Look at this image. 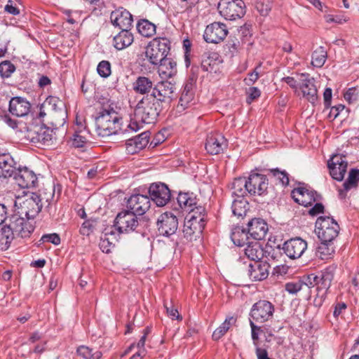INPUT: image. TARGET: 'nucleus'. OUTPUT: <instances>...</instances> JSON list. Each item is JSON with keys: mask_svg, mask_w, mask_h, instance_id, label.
I'll list each match as a JSON object with an SVG mask.
<instances>
[{"mask_svg": "<svg viewBox=\"0 0 359 359\" xmlns=\"http://www.w3.org/2000/svg\"><path fill=\"white\" fill-rule=\"evenodd\" d=\"M96 130L99 136L108 137L118 133H129L128 124L124 127L120 114L111 106L103 107L95 118Z\"/></svg>", "mask_w": 359, "mask_h": 359, "instance_id": "1", "label": "nucleus"}, {"mask_svg": "<svg viewBox=\"0 0 359 359\" xmlns=\"http://www.w3.org/2000/svg\"><path fill=\"white\" fill-rule=\"evenodd\" d=\"M161 110V105L154 97H144L137 104L133 117H130L128 128L131 132H137L144 124L154 123Z\"/></svg>", "mask_w": 359, "mask_h": 359, "instance_id": "2", "label": "nucleus"}, {"mask_svg": "<svg viewBox=\"0 0 359 359\" xmlns=\"http://www.w3.org/2000/svg\"><path fill=\"white\" fill-rule=\"evenodd\" d=\"M315 232L321 241L319 252L323 253L327 249L326 255L334 252V248L330 244L338 236L339 226L337 222L330 217H319L316 222Z\"/></svg>", "mask_w": 359, "mask_h": 359, "instance_id": "3", "label": "nucleus"}, {"mask_svg": "<svg viewBox=\"0 0 359 359\" xmlns=\"http://www.w3.org/2000/svg\"><path fill=\"white\" fill-rule=\"evenodd\" d=\"M170 41L165 37L153 39L145 48V57L149 63L158 66L161 62L167 59L170 50Z\"/></svg>", "mask_w": 359, "mask_h": 359, "instance_id": "4", "label": "nucleus"}, {"mask_svg": "<svg viewBox=\"0 0 359 359\" xmlns=\"http://www.w3.org/2000/svg\"><path fill=\"white\" fill-rule=\"evenodd\" d=\"M15 205L18 207L16 214L24 215L32 220L39 213L43 206L40 196L36 193L26 194L24 198L18 197Z\"/></svg>", "mask_w": 359, "mask_h": 359, "instance_id": "5", "label": "nucleus"}, {"mask_svg": "<svg viewBox=\"0 0 359 359\" xmlns=\"http://www.w3.org/2000/svg\"><path fill=\"white\" fill-rule=\"evenodd\" d=\"M335 271L336 266L330 265L318 272L317 274L312 273L308 276L310 284L313 283L316 286L317 296L320 299V301L325 298L334 277Z\"/></svg>", "mask_w": 359, "mask_h": 359, "instance_id": "6", "label": "nucleus"}, {"mask_svg": "<svg viewBox=\"0 0 359 359\" xmlns=\"http://www.w3.org/2000/svg\"><path fill=\"white\" fill-rule=\"evenodd\" d=\"M217 8L219 14L229 20L241 18L245 13V4L243 0H220Z\"/></svg>", "mask_w": 359, "mask_h": 359, "instance_id": "7", "label": "nucleus"}, {"mask_svg": "<svg viewBox=\"0 0 359 359\" xmlns=\"http://www.w3.org/2000/svg\"><path fill=\"white\" fill-rule=\"evenodd\" d=\"M8 224L14 233V236L16 235L22 238L29 237L34 230L32 219L25 218L22 215L16 213L8 218Z\"/></svg>", "mask_w": 359, "mask_h": 359, "instance_id": "8", "label": "nucleus"}, {"mask_svg": "<svg viewBox=\"0 0 359 359\" xmlns=\"http://www.w3.org/2000/svg\"><path fill=\"white\" fill-rule=\"evenodd\" d=\"M274 311V306L270 302L260 300L252 305L250 319L258 323H265L273 318Z\"/></svg>", "mask_w": 359, "mask_h": 359, "instance_id": "9", "label": "nucleus"}, {"mask_svg": "<svg viewBox=\"0 0 359 359\" xmlns=\"http://www.w3.org/2000/svg\"><path fill=\"white\" fill-rule=\"evenodd\" d=\"M137 215L130 210L122 211L117 215L112 227L118 233L133 231L138 225Z\"/></svg>", "mask_w": 359, "mask_h": 359, "instance_id": "10", "label": "nucleus"}, {"mask_svg": "<svg viewBox=\"0 0 359 359\" xmlns=\"http://www.w3.org/2000/svg\"><path fill=\"white\" fill-rule=\"evenodd\" d=\"M175 91V84L172 81H161L153 88L150 97L156 100L161 105L163 102H170Z\"/></svg>", "mask_w": 359, "mask_h": 359, "instance_id": "11", "label": "nucleus"}, {"mask_svg": "<svg viewBox=\"0 0 359 359\" xmlns=\"http://www.w3.org/2000/svg\"><path fill=\"white\" fill-rule=\"evenodd\" d=\"M157 229L160 235L170 237L174 235L178 229V220L172 212L161 214L157 220Z\"/></svg>", "mask_w": 359, "mask_h": 359, "instance_id": "12", "label": "nucleus"}, {"mask_svg": "<svg viewBox=\"0 0 359 359\" xmlns=\"http://www.w3.org/2000/svg\"><path fill=\"white\" fill-rule=\"evenodd\" d=\"M228 32V29L225 24L215 22L206 27L203 34V39L207 43H218L226 38Z\"/></svg>", "mask_w": 359, "mask_h": 359, "instance_id": "13", "label": "nucleus"}, {"mask_svg": "<svg viewBox=\"0 0 359 359\" xmlns=\"http://www.w3.org/2000/svg\"><path fill=\"white\" fill-rule=\"evenodd\" d=\"M150 198L158 207L165 205L170 199V191L164 183H153L149 188Z\"/></svg>", "mask_w": 359, "mask_h": 359, "instance_id": "14", "label": "nucleus"}, {"mask_svg": "<svg viewBox=\"0 0 359 359\" xmlns=\"http://www.w3.org/2000/svg\"><path fill=\"white\" fill-rule=\"evenodd\" d=\"M327 166L332 177L337 181H341L346 172L348 162L346 156L337 154L328 160Z\"/></svg>", "mask_w": 359, "mask_h": 359, "instance_id": "15", "label": "nucleus"}, {"mask_svg": "<svg viewBox=\"0 0 359 359\" xmlns=\"http://www.w3.org/2000/svg\"><path fill=\"white\" fill-rule=\"evenodd\" d=\"M292 197L294 201L303 206L312 205L320 199V196L316 191L310 190L305 187H299L292 190Z\"/></svg>", "mask_w": 359, "mask_h": 359, "instance_id": "16", "label": "nucleus"}, {"mask_svg": "<svg viewBox=\"0 0 359 359\" xmlns=\"http://www.w3.org/2000/svg\"><path fill=\"white\" fill-rule=\"evenodd\" d=\"M284 253L290 259L299 258L307 249V243L299 237L285 241L282 248Z\"/></svg>", "mask_w": 359, "mask_h": 359, "instance_id": "17", "label": "nucleus"}, {"mask_svg": "<svg viewBox=\"0 0 359 359\" xmlns=\"http://www.w3.org/2000/svg\"><path fill=\"white\" fill-rule=\"evenodd\" d=\"M15 183L22 189L35 187L38 182L36 175L27 167L19 168L14 173Z\"/></svg>", "mask_w": 359, "mask_h": 359, "instance_id": "18", "label": "nucleus"}, {"mask_svg": "<svg viewBox=\"0 0 359 359\" xmlns=\"http://www.w3.org/2000/svg\"><path fill=\"white\" fill-rule=\"evenodd\" d=\"M150 198L146 195L133 194L127 201V208L137 215H144L150 208Z\"/></svg>", "mask_w": 359, "mask_h": 359, "instance_id": "19", "label": "nucleus"}, {"mask_svg": "<svg viewBox=\"0 0 359 359\" xmlns=\"http://www.w3.org/2000/svg\"><path fill=\"white\" fill-rule=\"evenodd\" d=\"M249 194L262 196L266 192L268 189V179L264 175L252 173L247 179Z\"/></svg>", "mask_w": 359, "mask_h": 359, "instance_id": "20", "label": "nucleus"}, {"mask_svg": "<svg viewBox=\"0 0 359 359\" xmlns=\"http://www.w3.org/2000/svg\"><path fill=\"white\" fill-rule=\"evenodd\" d=\"M226 140L221 133H214L208 135L205 148L211 155L218 154L226 147Z\"/></svg>", "mask_w": 359, "mask_h": 359, "instance_id": "21", "label": "nucleus"}, {"mask_svg": "<svg viewBox=\"0 0 359 359\" xmlns=\"http://www.w3.org/2000/svg\"><path fill=\"white\" fill-rule=\"evenodd\" d=\"M201 219L192 217L191 219H187L183 227L184 237L189 241H195L201 238L204 227L200 224Z\"/></svg>", "mask_w": 359, "mask_h": 359, "instance_id": "22", "label": "nucleus"}, {"mask_svg": "<svg viewBox=\"0 0 359 359\" xmlns=\"http://www.w3.org/2000/svg\"><path fill=\"white\" fill-rule=\"evenodd\" d=\"M110 19L113 25L121 29H130L133 22L132 15L123 8L111 12Z\"/></svg>", "mask_w": 359, "mask_h": 359, "instance_id": "23", "label": "nucleus"}, {"mask_svg": "<svg viewBox=\"0 0 359 359\" xmlns=\"http://www.w3.org/2000/svg\"><path fill=\"white\" fill-rule=\"evenodd\" d=\"M300 88L303 93V96L307 99L309 102L314 104L317 99V88L314 83L313 78H311L308 74H302L301 75Z\"/></svg>", "mask_w": 359, "mask_h": 359, "instance_id": "24", "label": "nucleus"}, {"mask_svg": "<svg viewBox=\"0 0 359 359\" xmlns=\"http://www.w3.org/2000/svg\"><path fill=\"white\" fill-rule=\"evenodd\" d=\"M150 133L145 131L133 138L128 140L126 142V149L128 154H134L143 149L148 144Z\"/></svg>", "mask_w": 359, "mask_h": 359, "instance_id": "25", "label": "nucleus"}, {"mask_svg": "<svg viewBox=\"0 0 359 359\" xmlns=\"http://www.w3.org/2000/svg\"><path fill=\"white\" fill-rule=\"evenodd\" d=\"M267 231V224L262 219L254 218L248 224L247 231L256 241L264 239Z\"/></svg>", "mask_w": 359, "mask_h": 359, "instance_id": "26", "label": "nucleus"}, {"mask_svg": "<svg viewBox=\"0 0 359 359\" xmlns=\"http://www.w3.org/2000/svg\"><path fill=\"white\" fill-rule=\"evenodd\" d=\"M269 275V264L266 262H255L248 265V276L252 281L266 279Z\"/></svg>", "mask_w": 359, "mask_h": 359, "instance_id": "27", "label": "nucleus"}, {"mask_svg": "<svg viewBox=\"0 0 359 359\" xmlns=\"http://www.w3.org/2000/svg\"><path fill=\"white\" fill-rule=\"evenodd\" d=\"M30 107V103L25 99L20 97H13L9 102V111L18 117L27 115Z\"/></svg>", "mask_w": 359, "mask_h": 359, "instance_id": "28", "label": "nucleus"}, {"mask_svg": "<svg viewBox=\"0 0 359 359\" xmlns=\"http://www.w3.org/2000/svg\"><path fill=\"white\" fill-rule=\"evenodd\" d=\"M119 234L112 226L105 229L99 244L103 252L109 253L111 252V248L115 246L116 243L118 241Z\"/></svg>", "mask_w": 359, "mask_h": 359, "instance_id": "29", "label": "nucleus"}, {"mask_svg": "<svg viewBox=\"0 0 359 359\" xmlns=\"http://www.w3.org/2000/svg\"><path fill=\"white\" fill-rule=\"evenodd\" d=\"M15 162L9 153L0 154V177L8 178L15 172Z\"/></svg>", "mask_w": 359, "mask_h": 359, "instance_id": "30", "label": "nucleus"}, {"mask_svg": "<svg viewBox=\"0 0 359 359\" xmlns=\"http://www.w3.org/2000/svg\"><path fill=\"white\" fill-rule=\"evenodd\" d=\"M158 66V74L163 81H168L177 74V63L170 58L161 62Z\"/></svg>", "mask_w": 359, "mask_h": 359, "instance_id": "31", "label": "nucleus"}, {"mask_svg": "<svg viewBox=\"0 0 359 359\" xmlns=\"http://www.w3.org/2000/svg\"><path fill=\"white\" fill-rule=\"evenodd\" d=\"M221 62L217 53H204L202 55L201 68L204 72H216Z\"/></svg>", "mask_w": 359, "mask_h": 359, "instance_id": "32", "label": "nucleus"}, {"mask_svg": "<svg viewBox=\"0 0 359 359\" xmlns=\"http://www.w3.org/2000/svg\"><path fill=\"white\" fill-rule=\"evenodd\" d=\"M114 46L116 49L121 50L130 46L133 41V34L129 29H121V31L114 37Z\"/></svg>", "mask_w": 359, "mask_h": 359, "instance_id": "33", "label": "nucleus"}, {"mask_svg": "<svg viewBox=\"0 0 359 359\" xmlns=\"http://www.w3.org/2000/svg\"><path fill=\"white\" fill-rule=\"evenodd\" d=\"M359 182V170L353 168L348 173V179L343 184V189L339 191L340 198H343L346 196V192L352 189H355Z\"/></svg>", "mask_w": 359, "mask_h": 359, "instance_id": "34", "label": "nucleus"}, {"mask_svg": "<svg viewBox=\"0 0 359 359\" xmlns=\"http://www.w3.org/2000/svg\"><path fill=\"white\" fill-rule=\"evenodd\" d=\"M244 252L245 256L253 262H260L264 256V250L257 241L249 243Z\"/></svg>", "mask_w": 359, "mask_h": 359, "instance_id": "35", "label": "nucleus"}, {"mask_svg": "<svg viewBox=\"0 0 359 359\" xmlns=\"http://www.w3.org/2000/svg\"><path fill=\"white\" fill-rule=\"evenodd\" d=\"M194 98V83L192 81L186 82L183 86L182 95L180 98V107L186 109Z\"/></svg>", "mask_w": 359, "mask_h": 359, "instance_id": "36", "label": "nucleus"}, {"mask_svg": "<svg viewBox=\"0 0 359 359\" xmlns=\"http://www.w3.org/2000/svg\"><path fill=\"white\" fill-rule=\"evenodd\" d=\"M42 107H46L55 113L60 114L63 118L67 116L64 102L57 97H48L43 102Z\"/></svg>", "mask_w": 359, "mask_h": 359, "instance_id": "37", "label": "nucleus"}, {"mask_svg": "<svg viewBox=\"0 0 359 359\" xmlns=\"http://www.w3.org/2000/svg\"><path fill=\"white\" fill-rule=\"evenodd\" d=\"M133 90L139 94H148L151 90H153L154 84L152 81L144 76H138L133 85Z\"/></svg>", "mask_w": 359, "mask_h": 359, "instance_id": "38", "label": "nucleus"}, {"mask_svg": "<svg viewBox=\"0 0 359 359\" xmlns=\"http://www.w3.org/2000/svg\"><path fill=\"white\" fill-rule=\"evenodd\" d=\"M231 189L233 196L236 198H244L247 194H249L246 177L236 178L231 184Z\"/></svg>", "mask_w": 359, "mask_h": 359, "instance_id": "39", "label": "nucleus"}, {"mask_svg": "<svg viewBox=\"0 0 359 359\" xmlns=\"http://www.w3.org/2000/svg\"><path fill=\"white\" fill-rule=\"evenodd\" d=\"M14 238V233L7 222L0 229V250L2 251L8 250Z\"/></svg>", "mask_w": 359, "mask_h": 359, "instance_id": "40", "label": "nucleus"}, {"mask_svg": "<svg viewBox=\"0 0 359 359\" xmlns=\"http://www.w3.org/2000/svg\"><path fill=\"white\" fill-rule=\"evenodd\" d=\"M177 201L180 208L186 212L192 210L196 205V198L193 196V194L180 193Z\"/></svg>", "mask_w": 359, "mask_h": 359, "instance_id": "41", "label": "nucleus"}, {"mask_svg": "<svg viewBox=\"0 0 359 359\" xmlns=\"http://www.w3.org/2000/svg\"><path fill=\"white\" fill-rule=\"evenodd\" d=\"M138 32L144 37H151L156 34V25L148 20L142 19L136 25Z\"/></svg>", "mask_w": 359, "mask_h": 359, "instance_id": "42", "label": "nucleus"}, {"mask_svg": "<svg viewBox=\"0 0 359 359\" xmlns=\"http://www.w3.org/2000/svg\"><path fill=\"white\" fill-rule=\"evenodd\" d=\"M231 238L237 246H243L248 239V233L241 226H236L232 229Z\"/></svg>", "mask_w": 359, "mask_h": 359, "instance_id": "43", "label": "nucleus"}, {"mask_svg": "<svg viewBox=\"0 0 359 359\" xmlns=\"http://www.w3.org/2000/svg\"><path fill=\"white\" fill-rule=\"evenodd\" d=\"M236 319L233 316L227 317L225 320L213 332L212 339L215 341L221 339L229 330V328L235 324Z\"/></svg>", "mask_w": 359, "mask_h": 359, "instance_id": "44", "label": "nucleus"}, {"mask_svg": "<svg viewBox=\"0 0 359 359\" xmlns=\"http://www.w3.org/2000/svg\"><path fill=\"white\" fill-rule=\"evenodd\" d=\"M327 57V51L323 46H319L312 53L311 64L316 67H321L324 65Z\"/></svg>", "mask_w": 359, "mask_h": 359, "instance_id": "45", "label": "nucleus"}, {"mask_svg": "<svg viewBox=\"0 0 359 359\" xmlns=\"http://www.w3.org/2000/svg\"><path fill=\"white\" fill-rule=\"evenodd\" d=\"M248 205V203L244 198H235L231 205L233 214L238 217L245 215Z\"/></svg>", "mask_w": 359, "mask_h": 359, "instance_id": "46", "label": "nucleus"}, {"mask_svg": "<svg viewBox=\"0 0 359 359\" xmlns=\"http://www.w3.org/2000/svg\"><path fill=\"white\" fill-rule=\"evenodd\" d=\"M87 133L86 127H83L81 124L79 129L75 130L74 134L71 139L72 146L76 148L83 147L87 142L86 137L84 135V133Z\"/></svg>", "mask_w": 359, "mask_h": 359, "instance_id": "47", "label": "nucleus"}, {"mask_svg": "<svg viewBox=\"0 0 359 359\" xmlns=\"http://www.w3.org/2000/svg\"><path fill=\"white\" fill-rule=\"evenodd\" d=\"M76 352L78 355L84 359H101L102 353L100 351H95L88 346H80Z\"/></svg>", "mask_w": 359, "mask_h": 359, "instance_id": "48", "label": "nucleus"}, {"mask_svg": "<svg viewBox=\"0 0 359 359\" xmlns=\"http://www.w3.org/2000/svg\"><path fill=\"white\" fill-rule=\"evenodd\" d=\"M189 215L187 216V219H191L192 217L197 219H201L200 224L202 227H205V208L202 206H195L192 210H189Z\"/></svg>", "mask_w": 359, "mask_h": 359, "instance_id": "49", "label": "nucleus"}, {"mask_svg": "<svg viewBox=\"0 0 359 359\" xmlns=\"http://www.w3.org/2000/svg\"><path fill=\"white\" fill-rule=\"evenodd\" d=\"M15 67L10 61L6 60L0 63V75L8 78L15 72Z\"/></svg>", "mask_w": 359, "mask_h": 359, "instance_id": "50", "label": "nucleus"}, {"mask_svg": "<svg viewBox=\"0 0 359 359\" xmlns=\"http://www.w3.org/2000/svg\"><path fill=\"white\" fill-rule=\"evenodd\" d=\"M97 225V220L95 219H90L86 220L80 228V233L83 236H89L93 232Z\"/></svg>", "mask_w": 359, "mask_h": 359, "instance_id": "51", "label": "nucleus"}, {"mask_svg": "<svg viewBox=\"0 0 359 359\" xmlns=\"http://www.w3.org/2000/svg\"><path fill=\"white\" fill-rule=\"evenodd\" d=\"M255 6L262 15H267L271 9L270 0H255Z\"/></svg>", "mask_w": 359, "mask_h": 359, "instance_id": "52", "label": "nucleus"}, {"mask_svg": "<svg viewBox=\"0 0 359 359\" xmlns=\"http://www.w3.org/2000/svg\"><path fill=\"white\" fill-rule=\"evenodd\" d=\"M98 74L102 78H107L111 75V64L107 60H102L99 62L97 67Z\"/></svg>", "mask_w": 359, "mask_h": 359, "instance_id": "53", "label": "nucleus"}, {"mask_svg": "<svg viewBox=\"0 0 359 359\" xmlns=\"http://www.w3.org/2000/svg\"><path fill=\"white\" fill-rule=\"evenodd\" d=\"M306 285L302 280L291 281L285 283V290L291 294H295L299 292L302 287Z\"/></svg>", "mask_w": 359, "mask_h": 359, "instance_id": "54", "label": "nucleus"}, {"mask_svg": "<svg viewBox=\"0 0 359 359\" xmlns=\"http://www.w3.org/2000/svg\"><path fill=\"white\" fill-rule=\"evenodd\" d=\"M255 323V322H254L253 320H251V319H250V325L251 327L252 339L254 346H255L256 348H257V347H259V346H258L259 335L262 332V330H261V327L256 325Z\"/></svg>", "mask_w": 359, "mask_h": 359, "instance_id": "55", "label": "nucleus"}, {"mask_svg": "<svg viewBox=\"0 0 359 359\" xmlns=\"http://www.w3.org/2000/svg\"><path fill=\"white\" fill-rule=\"evenodd\" d=\"M273 176L276 177L283 185L289 184L288 174L285 171H280L278 168L271 170Z\"/></svg>", "mask_w": 359, "mask_h": 359, "instance_id": "56", "label": "nucleus"}, {"mask_svg": "<svg viewBox=\"0 0 359 359\" xmlns=\"http://www.w3.org/2000/svg\"><path fill=\"white\" fill-rule=\"evenodd\" d=\"M260 67L261 64H259L252 72L248 73V76L244 80L246 85L251 86L258 80L259 77L258 69Z\"/></svg>", "mask_w": 359, "mask_h": 359, "instance_id": "57", "label": "nucleus"}, {"mask_svg": "<svg viewBox=\"0 0 359 359\" xmlns=\"http://www.w3.org/2000/svg\"><path fill=\"white\" fill-rule=\"evenodd\" d=\"M40 242L43 243H51L55 245H57L60 243V238L57 233H49L44 234L41 238Z\"/></svg>", "mask_w": 359, "mask_h": 359, "instance_id": "58", "label": "nucleus"}, {"mask_svg": "<svg viewBox=\"0 0 359 359\" xmlns=\"http://www.w3.org/2000/svg\"><path fill=\"white\" fill-rule=\"evenodd\" d=\"M164 306L166 309V312L168 313V316L172 320H182V317L179 314V312L178 311L175 309L172 305V303L170 302V303H168V302H165L164 303Z\"/></svg>", "mask_w": 359, "mask_h": 359, "instance_id": "59", "label": "nucleus"}, {"mask_svg": "<svg viewBox=\"0 0 359 359\" xmlns=\"http://www.w3.org/2000/svg\"><path fill=\"white\" fill-rule=\"evenodd\" d=\"M358 98V90L355 88H349L344 94V99L349 103L355 102Z\"/></svg>", "mask_w": 359, "mask_h": 359, "instance_id": "60", "label": "nucleus"}, {"mask_svg": "<svg viewBox=\"0 0 359 359\" xmlns=\"http://www.w3.org/2000/svg\"><path fill=\"white\" fill-rule=\"evenodd\" d=\"M0 119L12 128H15L18 127L16 121L14 119H12L9 116V115L4 114V110H2L1 113L0 114Z\"/></svg>", "mask_w": 359, "mask_h": 359, "instance_id": "61", "label": "nucleus"}, {"mask_svg": "<svg viewBox=\"0 0 359 359\" xmlns=\"http://www.w3.org/2000/svg\"><path fill=\"white\" fill-rule=\"evenodd\" d=\"M347 305L344 302H337L334 305V309L333 311V316L334 318H338L341 313L344 312L346 309Z\"/></svg>", "mask_w": 359, "mask_h": 359, "instance_id": "62", "label": "nucleus"}, {"mask_svg": "<svg viewBox=\"0 0 359 359\" xmlns=\"http://www.w3.org/2000/svg\"><path fill=\"white\" fill-rule=\"evenodd\" d=\"M4 10L6 12L14 15L20 13L19 9L13 4V1L11 0L8 1L7 4L5 6Z\"/></svg>", "mask_w": 359, "mask_h": 359, "instance_id": "63", "label": "nucleus"}, {"mask_svg": "<svg viewBox=\"0 0 359 359\" xmlns=\"http://www.w3.org/2000/svg\"><path fill=\"white\" fill-rule=\"evenodd\" d=\"M324 206L320 203H316V204L309 210V213L312 216H316L319 213L323 212Z\"/></svg>", "mask_w": 359, "mask_h": 359, "instance_id": "64", "label": "nucleus"}]
</instances>
